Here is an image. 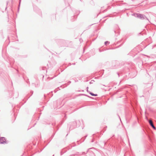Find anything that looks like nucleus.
<instances>
[{
  "instance_id": "nucleus-1",
  "label": "nucleus",
  "mask_w": 156,
  "mask_h": 156,
  "mask_svg": "<svg viewBox=\"0 0 156 156\" xmlns=\"http://www.w3.org/2000/svg\"><path fill=\"white\" fill-rule=\"evenodd\" d=\"M0 142L1 144L6 143V139L4 137H1L0 138Z\"/></svg>"
},
{
  "instance_id": "nucleus-2",
  "label": "nucleus",
  "mask_w": 156,
  "mask_h": 156,
  "mask_svg": "<svg viewBox=\"0 0 156 156\" xmlns=\"http://www.w3.org/2000/svg\"><path fill=\"white\" fill-rule=\"evenodd\" d=\"M149 122L151 125L152 126V127L154 129H155V127L154 126V125L153 124V122L151 120H150L149 121Z\"/></svg>"
},
{
  "instance_id": "nucleus-3",
  "label": "nucleus",
  "mask_w": 156,
  "mask_h": 156,
  "mask_svg": "<svg viewBox=\"0 0 156 156\" xmlns=\"http://www.w3.org/2000/svg\"><path fill=\"white\" fill-rule=\"evenodd\" d=\"M138 17L140 18V19H144V16L141 15V14H139L138 16Z\"/></svg>"
},
{
  "instance_id": "nucleus-4",
  "label": "nucleus",
  "mask_w": 156,
  "mask_h": 156,
  "mask_svg": "<svg viewBox=\"0 0 156 156\" xmlns=\"http://www.w3.org/2000/svg\"><path fill=\"white\" fill-rule=\"evenodd\" d=\"M90 93L91 95H92V96H97V94H94L92 93Z\"/></svg>"
},
{
  "instance_id": "nucleus-5",
  "label": "nucleus",
  "mask_w": 156,
  "mask_h": 156,
  "mask_svg": "<svg viewBox=\"0 0 156 156\" xmlns=\"http://www.w3.org/2000/svg\"><path fill=\"white\" fill-rule=\"evenodd\" d=\"M108 43V41L106 42H105V44H107V43Z\"/></svg>"
},
{
  "instance_id": "nucleus-6",
  "label": "nucleus",
  "mask_w": 156,
  "mask_h": 156,
  "mask_svg": "<svg viewBox=\"0 0 156 156\" xmlns=\"http://www.w3.org/2000/svg\"><path fill=\"white\" fill-rule=\"evenodd\" d=\"M92 82H94V81H93V80H92V81H91V82H90V83H92Z\"/></svg>"
}]
</instances>
